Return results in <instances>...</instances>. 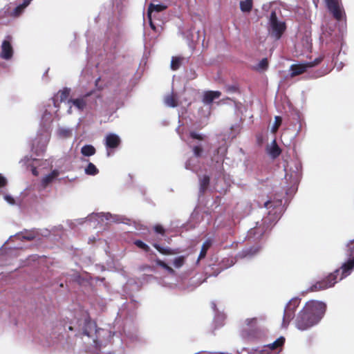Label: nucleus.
<instances>
[{"label":"nucleus","mask_w":354,"mask_h":354,"mask_svg":"<svg viewBox=\"0 0 354 354\" xmlns=\"http://www.w3.org/2000/svg\"><path fill=\"white\" fill-rule=\"evenodd\" d=\"M164 104L166 106L174 108L178 106L177 97L173 93L169 94L164 97Z\"/></svg>","instance_id":"obj_22"},{"label":"nucleus","mask_w":354,"mask_h":354,"mask_svg":"<svg viewBox=\"0 0 354 354\" xmlns=\"http://www.w3.org/2000/svg\"><path fill=\"white\" fill-rule=\"evenodd\" d=\"M134 244L139 248L142 249L145 252L149 251V247L140 240H136Z\"/></svg>","instance_id":"obj_40"},{"label":"nucleus","mask_w":354,"mask_h":354,"mask_svg":"<svg viewBox=\"0 0 354 354\" xmlns=\"http://www.w3.org/2000/svg\"><path fill=\"white\" fill-rule=\"evenodd\" d=\"M93 92H89L85 94L83 97L77 99H71L69 102H71L79 110L82 111L86 106V99L92 95Z\"/></svg>","instance_id":"obj_15"},{"label":"nucleus","mask_w":354,"mask_h":354,"mask_svg":"<svg viewBox=\"0 0 354 354\" xmlns=\"http://www.w3.org/2000/svg\"><path fill=\"white\" fill-rule=\"evenodd\" d=\"M301 163L298 160H294L285 167V178L288 185L294 190L301 177Z\"/></svg>","instance_id":"obj_4"},{"label":"nucleus","mask_w":354,"mask_h":354,"mask_svg":"<svg viewBox=\"0 0 354 354\" xmlns=\"http://www.w3.org/2000/svg\"><path fill=\"white\" fill-rule=\"evenodd\" d=\"M100 81V77H98L96 80H95V85L97 86L99 82Z\"/></svg>","instance_id":"obj_51"},{"label":"nucleus","mask_w":354,"mask_h":354,"mask_svg":"<svg viewBox=\"0 0 354 354\" xmlns=\"http://www.w3.org/2000/svg\"><path fill=\"white\" fill-rule=\"evenodd\" d=\"M227 91L230 93H234L236 91V87L234 86H229L227 88Z\"/></svg>","instance_id":"obj_46"},{"label":"nucleus","mask_w":354,"mask_h":354,"mask_svg":"<svg viewBox=\"0 0 354 354\" xmlns=\"http://www.w3.org/2000/svg\"><path fill=\"white\" fill-rule=\"evenodd\" d=\"M211 245H212V241L210 240H207L203 243L201 250V252H200V254L198 257V261H199L200 259H201L205 257L207 252L208 249L210 248Z\"/></svg>","instance_id":"obj_28"},{"label":"nucleus","mask_w":354,"mask_h":354,"mask_svg":"<svg viewBox=\"0 0 354 354\" xmlns=\"http://www.w3.org/2000/svg\"><path fill=\"white\" fill-rule=\"evenodd\" d=\"M93 328V324L91 323L89 318L84 320V326L83 328V334L86 336H90V331L88 329Z\"/></svg>","instance_id":"obj_35"},{"label":"nucleus","mask_w":354,"mask_h":354,"mask_svg":"<svg viewBox=\"0 0 354 354\" xmlns=\"http://www.w3.org/2000/svg\"><path fill=\"white\" fill-rule=\"evenodd\" d=\"M265 227L262 226L261 225H258L257 223L254 227L251 228L250 230H248L247 237L248 239H252L253 241H256L260 239L265 233Z\"/></svg>","instance_id":"obj_13"},{"label":"nucleus","mask_w":354,"mask_h":354,"mask_svg":"<svg viewBox=\"0 0 354 354\" xmlns=\"http://www.w3.org/2000/svg\"><path fill=\"white\" fill-rule=\"evenodd\" d=\"M322 59H323L322 57H319L315 59L313 62H308L306 63L308 68H311V67L318 65L319 63H321Z\"/></svg>","instance_id":"obj_43"},{"label":"nucleus","mask_w":354,"mask_h":354,"mask_svg":"<svg viewBox=\"0 0 354 354\" xmlns=\"http://www.w3.org/2000/svg\"><path fill=\"white\" fill-rule=\"evenodd\" d=\"M209 184V177L207 175H204L203 177L199 178V192L200 194L205 193Z\"/></svg>","instance_id":"obj_24"},{"label":"nucleus","mask_w":354,"mask_h":354,"mask_svg":"<svg viewBox=\"0 0 354 354\" xmlns=\"http://www.w3.org/2000/svg\"><path fill=\"white\" fill-rule=\"evenodd\" d=\"M59 175V171L57 169H54L51 171V173L46 175L41 180V184L44 187H47L50 183H51Z\"/></svg>","instance_id":"obj_20"},{"label":"nucleus","mask_w":354,"mask_h":354,"mask_svg":"<svg viewBox=\"0 0 354 354\" xmlns=\"http://www.w3.org/2000/svg\"><path fill=\"white\" fill-rule=\"evenodd\" d=\"M169 232V229H165L161 225L156 224V250L165 255L174 254L176 252L169 247L160 246L157 243V242L164 240L165 241L169 243V241L171 240L170 237L168 236Z\"/></svg>","instance_id":"obj_7"},{"label":"nucleus","mask_w":354,"mask_h":354,"mask_svg":"<svg viewBox=\"0 0 354 354\" xmlns=\"http://www.w3.org/2000/svg\"><path fill=\"white\" fill-rule=\"evenodd\" d=\"M170 3L169 0H156V12L166 9Z\"/></svg>","instance_id":"obj_33"},{"label":"nucleus","mask_w":354,"mask_h":354,"mask_svg":"<svg viewBox=\"0 0 354 354\" xmlns=\"http://www.w3.org/2000/svg\"><path fill=\"white\" fill-rule=\"evenodd\" d=\"M266 209H269L268 214L262 220L263 224L275 223L282 214L283 207H281V201H267L264 203Z\"/></svg>","instance_id":"obj_5"},{"label":"nucleus","mask_w":354,"mask_h":354,"mask_svg":"<svg viewBox=\"0 0 354 354\" xmlns=\"http://www.w3.org/2000/svg\"><path fill=\"white\" fill-rule=\"evenodd\" d=\"M240 8L242 12H249L252 8V0H244L240 2Z\"/></svg>","instance_id":"obj_29"},{"label":"nucleus","mask_w":354,"mask_h":354,"mask_svg":"<svg viewBox=\"0 0 354 354\" xmlns=\"http://www.w3.org/2000/svg\"><path fill=\"white\" fill-rule=\"evenodd\" d=\"M32 0H24L21 4L17 6L12 12L10 13V16L12 17H19L24 11L25 8L30 3Z\"/></svg>","instance_id":"obj_18"},{"label":"nucleus","mask_w":354,"mask_h":354,"mask_svg":"<svg viewBox=\"0 0 354 354\" xmlns=\"http://www.w3.org/2000/svg\"><path fill=\"white\" fill-rule=\"evenodd\" d=\"M325 2L328 10L335 19L340 21L344 17V8L338 0H325Z\"/></svg>","instance_id":"obj_10"},{"label":"nucleus","mask_w":354,"mask_h":354,"mask_svg":"<svg viewBox=\"0 0 354 354\" xmlns=\"http://www.w3.org/2000/svg\"><path fill=\"white\" fill-rule=\"evenodd\" d=\"M11 37H7L2 42L1 57L5 59H10L13 55V48L10 43Z\"/></svg>","instance_id":"obj_12"},{"label":"nucleus","mask_w":354,"mask_h":354,"mask_svg":"<svg viewBox=\"0 0 354 354\" xmlns=\"http://www.w3.org/2000/svg\"><path fill=\"white\" fill-rule=\"evenodd\" d=\"M23 238L28 241H31L34 239L33 235H28V236H24Z\"/></svg>","instance_id":"obj_47"},{"label":"nucleus","mask_w":354,"mask_h":354,"mask_svg":"<svg viewBox=\"0 0 354 354\" xmlns=\"http://www.w3.org/2000/svg\"><path fill=\"white\" fill-rule=\"evenodd\" d=\"M69 330H73L71 326L69 327Z\"/></svg>","instance_id":"obj_53"},{"label":"nucleus","mask_w":354,"mask_h":354,"mask_svg":"<svg viewBox=\"0 0 354 354\" xmlns=\"http://www.w3.org/2000/svg\"><path fill=\"white\" fill-rule=\"evenodd\" d=\"M96 152L95 148L91 145H86L81 149V153L84 156H93Z\"/></svg>","instance_id":"obj_25"},{"label":"nucleus","mask_w":354,"mask_h":354,"mask_svg":"<svg viewBox=\"0 0 354 354\" xmlns=\"http://www.w3.org/2000/svg\"><path fill=\"white\" fill-rule=\"evenodd\" d=\"M121 140L120 137L115 133H109L105 138V145L109 149H115L120 146Z\"/></svg>","instance_id":"obj_14"},{"label":"nucleus","mask_w":354,"mask_h":354,"mask_svg":"<svg viewBox=\"0 0 354 354\" xmlns=\"http://www.w3.org/2000/svg\"><path fill=\"white\" fill-rule=\"evenodd\" d=\"M308 68L306 63L292 64L290 66V75L295 77L305 72Z\"/></svg>","instance_id":"obj_17"},{"label":"nucleus","mask_w":354,"mask_h":354,"mask_svg":"<svg viewBox=\"0 0 354 354\" xmlns=\"http://www.w3.org/2000/svg\"><path fill=\"white\" fill-rule=\"evenodd\" d=\"M190 138L197 142L193 145L192 151L194 155V158H189L185 163V168L193 171H196L198 158L201 157L204 148L207 146L205 141V136L192 131L189 133Z\"/></svg>","instance_id":"obj_3"},{"label":"nucleus","mask_w":354,"mask_h":354,"mask_svg":"<svg viewBox=\"0 0 354 354\" xmlns=\"http://www.w3.org/2000/svg\"><path fill=\"white\" fill-rule=\"evenodd\" d=\"M221 272V270H218V272H214L213 274H209V276H214L216 277L219 273Z\"/></svg>","instance_id":"obj_49"},{"label":"nucleus","mask_w":354,"mask_h":354,"mask_svg":"<svg viewBox=\"0 0 354 354\" xmlns=\"http://www.w3.org/2000/svg\"><path fill=\"white\" fill-rule=\"evenodd\" d=\"M185 263V257L180 256L174 259L173 264L176 268H181Z\"/></svg>","instance_id":"obj_38"},{"label":"nucleus","mask_w":354,"mask_h":354,"mask_svg":"<svg viewBox=\"0 0 354 354\" xmlns=\"http://www.w3.org/2000/svg\"><path fill=\"white\" fill-rule=\"evenodd\" d=\"M221 93L218 91H205L203 93V102L205 104L210 105L214 100L218 98L221 96Z\"/></svg>","instance_id":"obj_16"},{"label":"nucleus","mask_w":354,"mask_h":354,"mask_svg":"<svg viewBox=\"0 0 354 354\" xmlns=\"http://www.w3.org/2000/svg\"><path fill=\"white\" fill-rule=\"evenodd\" d=\"M267 152L273 159L277 158L280 155L281 149L278 147L275 140H274L271 144L267 147Z\"/></svg>","instance_id":"obj_19"},{"label":"nucleus","mask_w":354,"mask_h":354,"mask_svg":"<svg viewBox=\"0 0 354 354\" xmlns=\"http://www.w3.org/2000/svg\"><path fill=\"white\" fill-rule=\"evenodd\" d=\"M354 270V259H350L344 263L341 268L330 273L326 279L317 281L310 286V291L324 290L333 287L338 281H341L350 275Z\"/></svg>","instance_id":"obj_2"},{"label":"nucleus","mask_w":354,"mask_h":354,"mask_svg":"<svg viewBox=\"0 0 354 354\" xmlns=\"http://www.w3.org/2000/svg\"><path fill=\"white\" fill-rule=\"evenodd\" d=\"M58 133L60 136H62L63 138H69L72 135L71 131L69 129H59Z\"/></svg>","instance_id":"obj_42"},{"label":"nucleus","mask_w":354,"mask_h":354,"mask_svg":"<svg viewBox=\"0 0 354 354\" xmlns=\"http://www.w3.org/2000/svg\"><path fill=\"white\" fill-rule=\"evenodd\" d=\"M243 351H247L248 354H277V352L268 351L267 348H263V346L252 349L243 348Z\"/></svg>","instance_id":"obj_23"},{"label":"nucleus","mask_w":354,"mask_h":354,"mask_svg":"<svg viewBox=\"0 0 354 354\" xmlns=\"http://www.w3.org/2000/svg\"><path fill=\"white\" fill-rule=\"evenodd\" d=\"M233 263H233V261H232V260H231V263L230 264V266H232V265H233Z\"/></svg>","instance_id":"obj_52"},{"label":"nucleus","mask_w":354,"mask_h":354,"mask_svg":"<svg viewBox=\"0 0 354 354\" xmlns=\"http://www.w3.org/2000/svg\"><path fill=\"white\" fill-rule=\"evenodd\" d=\"M273 4V3H270L269 5H263V9H266L267 8H268L269 6H272Z\"/></svg>","instance_id":"obj_50"},{"label":"nucleus","mask_w":354,"mask_h":354,"mask_svg":"<svg viewBox=\"0 0 354 354\" xmlns=\"http://www.w3.org/2000/svg\"><path fill=\"white\" fill-rule=\"evenodd\" d=\"M211 306L214 312H216V306L214 302L211 303Z\"/></svg>","instance_id":"obj_48"},{"label":"nucleus","mask_w":354,"mask_h":354,"mask_svg":"<svg viewBox=\"0 0 354 354\" xmlns=\"http://www.w3.org/2000/svg\"><path fill=\"white\" fill-rule=\"evenodd\" d=\"M5 199L10 204H14L15 203V199L10 196H5Z\"/></svg>","instance_id":"obj_45"},{"label":"nucleus","mask_w":354,"mask_h":354,"mask_svg":"<svg viewBox=\"0 0 354 354\" xmlns=\"http://www.w3.org/2000/svg\"><path fill=\"white\" fill-rule=\"evenodd\" d=\"M71 90L68 88H64L59 91L57 95V97L59 99L60 102L66 101L70 95Z\"/></svg>","instance_id":"obj_31"},{"label":"nucleus","mask_w":354,"mask_h":354,"mask_svg":"<svg viewBox=\"0 0 354 354\" xmlns=\"http://www.w3.org/2000/svg\"><path fill=\"white\" fill-rule=\"evenodd\" d=\"M300 302L301 299L299 297H294L286 304L283 311L282 327L287 328L289 325V323L295 316V312L299 306Z\"/></svg>","instance_id":"obj_9"},{"label":"nucleus","mask_w":354,"mask_h":354,"mask_svg":"<svg viewBox=\"0 0 354 354\" xmlns=\"http://www.w3.org/2000/svg\"><path fill=\"white\" fill-rule=\"evenodd\" d=\"M268 66V59L266 58H263L259 63V64L257 66V69L264 71V70L267 69Z\"/></svg>","instance_id":"obj_41"},{"label":"nucleus","mask_w":354,"mask_h":354,"mask_svg":"<svg viewBox=\"0 0 354 354\" xmlns=\"http://www.w3.org/2000/svg\"><path fill=\"white\" fill-rule=\"evenodd\" d=\"M260 250V247H253L250 248L245 249L241 252L240 255L242 257H250L254 254H256Z\"/></svg>","instance_id":"obj_27"},{"label":"nucleus","mask_w":354,"mask_h":354,"mask_svg":"<svg viewBox=\"0 0 354 354\" xmlns=\"http://www.w3.org/2000/svg\"><path fill=\"white\" fill-rule=\"evenodd\" d=\"M285 342V338L283 337H280L278 339H277L274 342L271 344H268L267 345H264L263 348H266L268 349V351H270L271 352H274V350L277 349L279 347H281L283 345Z\"/></svg>","instance_id":"obj_21"},{"label":"nucleus","mask_w":354,"mask_h":354,"mask_svg":"<svg viewBox=\"0 0 354 354\" xmlns=\"http://www.w3.org/2000/svg\"><path fill=\"white\" fill-rule=\"evenodd\" d=\"M7 185L6 178L0 174V188L5 187Z\"/></svg>","instance_id":"obj_44"},{"label":"nucleus","mask_w":354,"mask_h":354,"mask_svg":"<svg viewBox=\"0 0 354 354\" xmlns=\"http://www.w3.org/2000/svg\"><path fill=\"white\" fill-rule=\"evenodd\" d=\"M268 25L269 34L276 40L281 38L286 28L285 22L278 19L276 10L271 11Z\"/></svg>","instance_id":"obj_6"},{"label":"nucleus","mask_w":354,"mask_h":354,"mask_svg":"<svg viewBox=\"0 0 354 354\" xmlns=\"http://www.w3.org/2000/svg\"><path fill=\"white\" fill-rule=\"evenodd\" d=\"M281 122H282L281 117H280V116H275V118H274V122L273 125L271 127V131L272 133H275L277 131L278 128L279 127V126L281 124Z\"/></svg>","instance_id":"obj_37"},{"label":"nucleus","mask_w":354,"mask_h":354,"mask_svg":"<svg viewBox=\"0 0 354 354\" xmlns=\"http://www.w3.org/2000/svg\"><path fill=\"white\" fill-rule=\"evenodd\" d=\"M227 150V146L225 143H223L214 151L213 156L212 157V162H216V168L220 175L222 174L223 169V162Z\"/></svg>","instance_id":"obj_11"},{"label":"nucleus","mask_w":354,"mask_h":354,"mask_svg":"<svg viewBox=\"0 0 354 354\" xmlns=\"http://www.w3.org/2000/svg\"><path fill=\"white\" fill-rule=\"evenodd\" d=\"M156 265L162 266L170 274H175L174 270L170 266H169L168 265H167L165 263H164L162 261L156 259Z\"/></svg>","instance_id":"obj_39"},{"label":"nucleus","mask_w":354,"mask_h":354,"mask_svg":"<svg viewBox=\"0 0 354 354\" xmlns=\"http://www.w3.org/2000/svg\"><path fill=\"white\" fill-rule=\"evenodd\" d=\"M326 310V304L323 301L312 300L306 302L296 316V328L304 331L317 325L324 317Z\"/></svg>","instance_id":"obj_1"},{"label":"nucleus","mask_w":354,"mask_h":354,"mask_svg":"<svg viewBox=\"0 0 354 354\" xmlns=\"http://www.w3.org/2000/svg\"><path fill=\"white\" fill-rule=\"evenodd\" d=\"M263 319L264 318L263 317L260 318L252 317L245 319L244 323L248 328L242 330V337L248 340L257 339L258 337V331L256 327L258 325L259 321Z\"/></svg>","instance_id":"obj_8"},{"label":"nucleus","mask_w":354,"mask_h":354,"mask_svg":"<svg viewBox=\"0 0 354 354\" xmlns=\"http://www.w3.org/2000/svg\"><path fill=\"white\" fill-rule=\"evenodd\" d=\"M183 58L178 57H173L171 61V68L173 71L178 69L181 65Z\"/></svg>","instance_id":"obj_34"},{"label":"nucleus","mask_w":354,"mask_h":354,"mask_svg":"<svg viewBox=\"0 0 354 354\" xmlns=\"http://www.w3.org/2000/svg\"><path fill=\"white\" fill-rule=\"evenodd\" d=\"M225 316L223 313L220 312H216L214 317V322L218 326H222L223 322L224 321Z\"/></svg>","instance_id":"obj_36"},{"label":"nucleus","mask_w":354,"mask_h":354,"mask_svg":"<svg viewBox=\"0 0 354 354\" xmlns=\"http://www.w3.org/2000/svg\"><path fill=\"white\" fill-rule=\"evenodd\" d=\"M85 174L89 176H95L99 173V169L96 167V166L92 163L89 162L86 167L84 169Z\"/></svg>","instance_id":"obj_30"},{"label":"nucleus","mask_w":354,"mask_h":354,"mask_svg":"<svg viewBox=\"0 0 354 354\" xmlns=\"http://www.w3.org/2000/svg\"><path fill=\"white\" fill-rule=\"evenodd\" d=\"M139 270L144 276L147 277H153V273L155 272V269L153 266H148V265H142L139 268Z\"/></svg>","instance_id":"obj_26"},{"label":"nucleus","mask_w":354,"mask_h":354,"mask_svg":"<svg viewBox=\"0 0 354 354\" xmlns=\"http://www.w3.org/2000/svg\"><path fill=\"white\" fill-rule=\"evenodd\" d=\"M153 11H155V4L150 3L147 10V17L149 18V22L151 29L155 30V24L153 23L151 17V14Z\"/></svg>","instance_id":"obj_32"}]
</instances>
